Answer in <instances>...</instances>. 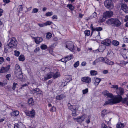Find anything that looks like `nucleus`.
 Wrapping results in <instances>:
<instances>
[{
  "label": "nucleus",
  "mask_w": 128,
  "mask_h": 128,
  "mask_svg": "<svg viewBox=\"0 0 128 128\" xmlns=\"http://www.w3.org/2000/svg\"><path fill=\"white\" fill-rule=\"evenodd\" d=\"M3 2L5 3H8L10 2V0H3Z\"/></svg>",
  "instance_id": "nucleus-62"
},
{
  "label": "nucleus",
  "mask_w": 128,
  "mask_h": 128,
  "mask_svg": "<svg viewBox=\"0 0 128 128\" xmlns=\"http://www.w3.org/2000/svg\"><path fill=\"white\" fill-rule=\"evenodd\" d=\"M24 112L26 116L31 117L32 118H33L36 115V112L34 109L30 111L28 110L25 111Z\"/></svg>",
  "instance_id": "nucleus-8"
},
{
  "label": "nucleus",
  "mask_w": 128,
  "mask_h": 128,
  "mask_svg": "<svg viewBox=\"0 0 128 128\" xmlns=\"http://www.w3.org/2000/svg\"><path fill=\"white\" fill-rule=\"evenodd\" d=\"M38 10L37 8H33L32 11V13H36L38 12Z\"/></svg>",
  "instance_id": "nucleus-47"
},
{
  "label": "nucleus",
  "mask_w": 128,
  "mask_h": 128,
  "mask_svg": "<svg viewBox=\"0 0 128 128\" xmlns=\"http://www.w3.org/2000/svg\"><path fill=\"white\" fill-rule=\"evenodd\" d=\"M3 12V10L1 8H0V16L2 15Z\"/></svg>",
  "instance_id": "nucleus-60"
},
{
  "label": "nucleus",
  "mask_w": 128,
  "mask_h": 128,
  "mask_svg": "<svg viewBox=\"0 0 128 128\" xmlns=\"http://www.w3.org/2000/svg\"><path fill=\"white\" fill-rule=\"evenodd\" d=\"M120 94V96L122 95L124 93V91L123 89L121 88L119 89Z\"/></svg>",
  "instance_id": "nucleus-41"
},
{
  "label": "nucleus",
  "mask_w": 128,
  "mask_h": 128,
  "mask_svg": "<svg viewBox=\"0 0 128 128\" xmlns=\"http://www.w3.org/2000/svg\"><path fill=\"white\" fill-rule=\"evenodd\" d=\"M107 98L109 97L111 98L108 101H106L104 105L107 104H114L118 103L121 101L122 99V97L120 96H114L112 94L109 93L107 96Z\"/></svg>",
  "instance_id": "nucleus-1"
},
{
  "label": "nucleus",
  "mask_w": 128,
  "mask_h": 128,
  "mask_svg": "<svg viewBox=\"0 0 128 128\" xmlns=\"http://www.w3.org/2000/svg\"><path fill=\"white\" fill-rule=\"evenodd\" d=\"M105 61L104 62L105 63L107 64L108 65H112L114 64L113 62H112L108 59L107 58H105Z\"/></svg>",
  "instance_id": "nucleus-23"
},
{
  "label": "nucleus",
  "mask_w": 128,
  "mask_h": 128,
  "mask_svg": "<svg viewBox=\"0 0 128 128\" xmlns=\"http://www.w3.org/2000/svg\"><path fill=\"white\" fill-rule=\"evenodd\" d=\"M112 0L114 2H115L116 0H106L104 2L105 7L108 10H112L114 8V4Z\"/></svg>",
  "instance_id": "nucleus-4"
},
{
  "label": "nucleus",
  "mask_w": 128,
  "mask_h": 128,
  "mask_svg": "<svg viewBox=\"0 0 128 128\" xmlns=\"http://www.w3.org/2000/svg\"><path fill=\"white\" fill-rule=\"evenodd\" d=\"M124 41L125 42L128 43V38L126 37H124Z\"/></svg>",
  "instance_id": "nucleus-54"
},
{
  "label": "nucleus",
  "mask_w": 128,
  "mask_h": 128,
  "mask_svg": "<svg viewBox=\"0 0 128 128\" xmlns=\"http://www.w3.org/2000/svg\"><path fill=\"white\" fill-rule=\"evenodd\" d=\"M32 92L33 93H36L38 94H42V91L38 88H35L32 90Z\"/></svg>",
  "instance_id": "nucleus-20"
},
{
  "label": "nucleus",
  "mask_w": 128,
  "mask_h": 128,
  "mask_svg": "<svg viewBox=\"0 0 128 128\" xmlns=\"http://www.w3.org/2000/svg\"><path fill=\"white\" fill-rule=\"evenodd\" d=\"M90 116H88V119L86 120V122L87 124H88L90 122Z\"/></svg>",
  "instance_id": "nucleus-59"
},
{
  "label": "nucleus",
  "mask_w": 128,
  "mask_h": 128,
  "mask_svg": "<svg viewBox=\"0 0 128 128\" xmlns=\"http://www.w3.org/2000/svg\"><path fill=\"white\" fill-rule=\"evenodd\" d=\"M68 106L69 110L71 111L74 110H78V105H72L70 103H68Z\"/></svg>",
  "instance_id": "nucleus-10"
},
{
  "label": "nucleus",
  "mask_w": 128,
  "mask_h": 128,
  "mask_svg": "<svg viewBox=\"0 0 128 128\" xmlns=\"http://www.w3.org/2000/svg\"><path fill=\"white\" fill-rule=\"evenodd\" d=\"M34 39L35 40V42L37 44H39L43 40V39L42 38L38 37L34 38Z\"/></svg>",
  "instance_id": "nucleus-19"
},
{
  "label": "nucleus",
  "mask_w": 128,
  "mask_h": 128,
  "mask_svg": "<svg viewBox=\"0 0 128 128\" xmlns=\"http://www.w3.org/2000/svg\"><path fill=\"white\" fill-rule=\"evenodd\" d=\"M4 61V58L2 57H0V64H2Z\"/></svg>",
  "instance_id": "nucleus-53"
},
{
  "label": "nucleus",
  "mask_w": 128,
  "mask_h": 128,
  "mask_svg": "<svg viewBox=\"0 0 128 128\" xmlns=\"http://www.w3.org/2000/svg\"><path fill=\"white\" fill-rule=\"evenodd\" d=\"M82 93L83 94H85L88 92V88H86L84 90H82Z\"/></svg>",
  "instance_id": "nucleus-48"
},
{
  "label": "nucleus",
  "mask_w": 128,
  "mask_h": 128,
  "mask_svg": "<svg viewBox=\"0 0 128 128\" xmlns=\"http://www.w3.org/2000/svg\"><path fill=\"white\" fill-rule=\"evenodd\" d=\"M18 59L20 61H23L25 60L24 56L23 54L21 55L18 57Z\"/></svg>",
  "instance_id": "nucleus-31"
},
{
  "label": "nucleus",
  "mask_w": 128,
  "mask_h": 128,
  "mask_svg": "<svg viewBox=\"0 0 128 128\" xmlns=\"http://www.w3.org/2000/svg\"><path fill=\"white\" fill-rule=\"evenodd\" d=\"M66 47L71 51L74 50V44L72 42L68 41L66 42Z\"/></svg>",
  "instance_id": "nucleus-7"
},
{
  "label": "nucleus",
  "mask_w": 128,
  "mask_h": 128,
  "mask_svg": "<svg viewBox=\"0 0 128 128\" xmlns=\"http://www.w3.org/2000/svg\"><path fill=\"white\" fill-rule=\"evenodd\" d=\"M40 50V48H37L34 50V52L36 53L39 51Z\"/></svg>",
  "instance_id": "nucleus-55"
},
{
  "label": "nucleus",
  "mask_w": 128,
  "mask_h": 128,
  "mask_svg": "<svg viewBox=\"0 0 128 128\" xmlns=\"http://www.w3.org/2000/svg\"><path fill=\"white\" fill-rule=\"evenodd\" d=\"M65 97V96L63 94H61L57 96L56 97V98L58 100H61L64 98Z\"/></svg>",
  "instance_id": "nucleus-25"
},
{
  "label": "nucleus",
  "mask_w": 128,
  "mask_h": 128,
  "mask_svg": "<svg viewBox=\"0 0 128 128\" xmlns=\"http://www.w3.org/2000/svg\"><path fill=\"white\" fill-rule=\"evenodd\" d=\"M81 80L86 83L89 84L91 82V78L88 77H84L81 78Z\"/></svg>",
  "instance_id": "nucleus-15"
},
{
  "label": "nucleus",
  "mask_w": 128,
  "mask_h": 128,
  "mask_svg": "<svg viewBox=\"0 0 128 128\" xmlns=\"http://www.w3.org/2000/svg\"><path fill=\"white\" fill-rule=\"evenodd\" d=\"M38 25L39 26H40L41 27H42L44 26H45V25L44 24H44H38Z\"/></svg>",
  "instance_id": "nucleus-61"
},
{
  "label": "nucleus",
  "mask_w": 128,
  "mask_h": 128,
  "mask_svg": "<svg viewBox=\"0 0 128 128\" xmlns=\"http://www.w3.org/2000/svg\"><path fill=\"white\" fill-rule=\"evenodd\" d=\"M54 73L52 72H50L48 73L47 76L44 77V80L46 81L50 79L53 77Z\"/></svg>",
  "instance_id": "nucleus-17"
},
{
  "label": "nucleus",
  "mask_w": 128,
  "mask_h": 128,
  "mask_svg": "<svg viewBox=\"0 0 128 128\" xmlns=\"http://www.w3.org/2000/svg\"><path fill=\"white\" fill-rule=\"evenodd\" d=\"M60 61L63 62H66L67 61L66 60V57L63 58L60 60Z\"/></svg>",
  "instance_id": "nucleus-52"
},
{
  "label": "nucleus",
  "mask_w": 128,
  "mask_h": 128,
  "mask_svg": "<svg viewBox=\"0 0 128 128\" xmlns=\"http://www.w3.org/2000/svg\"><path fill=\"white\" fill-rule=\"evenodd\" d=\"M85 118L86 116L83 115L82 116H79L77 118H74L73 119L74 120H76L77 122H82L84 121Z\"/></svg>",
  "instance_id": "nucleus-11"
},
{
  "label": "nucleus",
  "mask_w": 128,
  "mask_h": 128,
  "mask_svg": "<svg viewBox=\"0 0 128 128\" xmlns=\"http://www.w3.org/2000/svg\"><path fill=\"white\" fill-rule=\"evenodd\" d=\"M56 110V108L55 107L53 106L50 109V111L51 112H54Z\"/></svg>",
  "instance_id": "nucleus-51"
},
{
  "label": "nucleus",
  "mask_w": 128,
  "mask_h": 128,
  "mask_svg": "<svg viewBox=\"0 0 128 128\" xmlns=\"http://www.w3.org/2000/svg\"><path fill=\"white\" fill-rule=\"evenodd\" d=\"M97 14L96 12H94L93 13L92 16L93 18H95L97 16Z\"/></svg>",
  "instance_id": "nucleus-56"
},
{
  "label": "nucleus",
  "mask_w": 128,
  "mask_h": 128,
  "mask_svg": "<svg viewBox=\"0 0 128 128\" xmlns=\"http://www.w3.org/2000/svg\"><path fill=\"white\" fill-rule=\"evenodd\" d=\"M91 30H92L91 34L93 33V32L94 31H96L98 32H99L102 30V28L101 27H96L94 28L92 24H91L90 26Z\"/></svg>",
  "instance_id": "nucleus-12"
},
{
  "label": "nucleus",
  "mask_w": 128,
  "mask_h": 128,
  "mask_svg": "<svg viewBox=\"0 0 128 128\" xmlns=\"http://www.w3.org/2000/svg\"><path fill=\"white\" fill-rule=\"evenodd\" d=\"M79 64V61H77L74 64V66L75 68L78 67Z\"/></svg>",
  "instance_id": "nucleus-49"
},
{
  "label": "nucleus",
  "mask_w": 128,
  "mask_h": 128,
  "mask_svg": "<svg viewBox=\"0 0 128 128\" xmlns=\"http://www.w3.org/2000/svg\"><path fill=\"white\" fill-rule=\"evenodd\" d=\"M28 102L30 106H32L34 105V102L33 100V99L31 98L28 99Z\"/></svg>",
  "instance_id": "nucleus-26"
},
{
  "label": "nucleus",
  "mask_w": 128,
  "mask_h": 128,
  "mask_svg": "<svg viewBox=\"0 0 128 128\" xmlns=\"http://www.w3.org/2000/svg\"><path fill=\"white\" fill-rule=\"evenodd\" d=\"M42 50H45L47 48V46L46 45L42 44L40 46Z\"/></svg>",
  "instance_id": "nucleus-40"
},
{
  "label": "nucleus",
  "mask_w": 128,
  "mask_h": 128,
  "mask_svg": "<svg viewBox=\"0 0 128 128\" xmlns=\"http://www.w3.org/2000/svg\"><path fill=\"white\" fill-rule=\"evenodd\" d=\"M98 62V61L97 59L95 60L92 63V64L93 65H95L96 63H97Z\"/></svg>",
  "instance_id": "nucleus-64"
},
{
  "label": "nucleus",
  "mask_w": 128,
  "mask_h": 128,
  "mask_svg": "<svg viewBox=\"0 0 128 128\" xmlns=\"http://www.w3.org/2000/svg\"><path fill=\"white\" fill-rule=\"evenodd\" d=\"M112 86L111 87L112 88L116 89H117L118 88V86L117 85H112Z\"/></svg>",
  "instance_id": "nucleus-57"
},
{
  "label": "nucleus",
  "mask_w": 128,
  "mask_h": 128,
  "mask_svg": "<svg viewBox=\"0 0 128 128\" xmlns=\"http://www.w3.org/2000/svg\"><path fill=\"white\" fill-rule=\"evenodd\" d=\"M113 15V11L111 10H109L104 12L102 16L105 18H108L112 17Z\"/></svg>",
  "instance_id": "nucleus-6"
},
{
  "label": "nucleus",
  "mask_w": 128,
  "mask_h": 128,
  "mask_svg": "<svg viewBox=\"0 0 128 128\" xmlns=\"http://www.w3.org/2000/svg\"><path fill=\"white\" fill-rule=\"evenodd\" d=\"M101 79L99 78H94L93 82L95 86L98 85L101 81Z\"/></svg>",
  "instance_id": "nucleus-21"
},
{
  "label": "nucleus",
  "mask_w": 128,
  "mask_h": 128,
  "mask_svg": "<svg viewBox=\"0 0 128 128\" xmlns=\"http://www.w3.org/2000/svg\"><path fill=\"white\" fill-rule=\"evenodd\" d=\"M22 5H20L18 6V10L19 12L22 11Z\"/></svg>",
  "instance_id": "nucleus-50"
},
{
  "label": "nucleus",
  "mask_w": 128,
  "mask_h": 128,
  "mask_svg": "<svg viewBox=\"0 0 128 128\" xmlns=\"http://www.w3.org/2000/svg\"><path fill=\"white\" fill-rule=\"evenodd\" d=\"M105 46L104 45H102L100 46L99 48L96 50H98V52H103L105 49Z\"/></svg>",
  "instance_id": "nucleus-22"
},
{
  "label": "nucleus",
  "mask_w": 128,
  "mask_h": 128,
  "mask_svg": "<svg viewBox=\"0 0 128 128\" xmlns=\"http://www.w3.org/2000/svg\"><path fill=\"white\" fill-rule=\"evenodd\" d=\"M106 23L108 25L116 26V27L120 26L121 24V22L117 18H111L108 19Z\"/></svg>",
  "instance_id": "nucleus-2"
},
{
  "label": "nucleus",
  "mask_w": 128,
  "mask_h": 128,
  "mask_svg": "<svg viewBox=\"0 0 128 128\" xmlns=\"http://www.w3.org/2000/svg\"><path fill=\"white\" fill-rule=\"evenodd\" d=\"M53 14V13L52 12H48L45 14V16H50Z\"/></svg>",
  "instance_id": "nucleus-37"
},
{
  "label": "nucleus",
  "mask_w": 128,
  "mask_h": 128,
  "mask_svg": "<svg viewBox=\"0 0 128 128\" xmlns=\"http://www.w3.org/2000/svg\"><path fill=\"white\" fill-rule=\"evenodd\" d=\"M11 75L10 74H8L6 75V78L8 79V80H9V79L8 78H10L11 77Z\"/></svg>",
  "instance_id": "nucleus-58"
},
{
  "label": "nucleus",
  "mask_w": 128,
  "mask_h": 128,
  "mask_svg": "<svg viewBox=\"0 0 128 128\" xmlns=\"http://www.w3.org/2000/svg\"><path fill=\"white\" fill-rule=\"evenodd\" d=\"M73 58V56L72 54L69 55L66 57V60L67 61L72 59Z\"/></svg>",
  "instance_id": "nucleus-29"
},
{
  "label": "nucleus",
  "mask_w": 128,
  "mask_h": 128,
  "mask_svg": "<svg viewBox=\"0 0 128 128\" xmlns=\"http://www.w3.org/2000/svg\"><path fill=\"white\" fill-rule=\"evenodd\" d=\"M84 34L86 36H88L90 34V31L89 30H86L84 31Z\"/></svg>",
  "instance_id": "nucleus-38"
},
{
  "label": "nucleus",
  "mask_w": 128,
  "mask_h": 128,
  "mask_svg": "<svg viewBox=\"0 0 128 128\" xmlns=\"http://www.w3.org/2000/svg\"><path fill=\"white\" fill-rule=\"evenodd\" d=\"M121 101L124 103H126V105L128 106V98H126L121 100Z\"/></svg>",
  "instance_id": "nucleus-27"
},
{
  "label": "nucleus",
  "mask_w": 128,
  "mask_h": 128,
  "mask_svg": "<svg viewBox=\"0 0 128 128\" xmlns=\"http://www.w3.org/2000/svg\"><path fill=\"white\" fill-rule=\"evenodd\" d=\"M52 36V34L50 32H48L47 33L46 37L48 39H50Z\"/></svg>",
  "instance_id": "nucleus-39"
},
{
  "label": "nucleus",
  "mask_w": 128,
  "mask_h": 128,
  "mask_svg": "<svg viewBox=\"0 0 128 128\" xmlns=\"http://www.w3.org/2000/svg\"><path fill=\"white\" fill-rule=\"evenodd\" d=\"M124 126V124L121 122L118 123L116 126L117 128H123Z\"/></svg>",
  "instance_id": "nucleus-28"
},
{
  "label": "nucleus",
  "mask_w": 128,
  "mask_h": 128,
  "mask_svg": "<svg viewBox=\"0 0 128 128\" xmlns=\"http://www.w3.org/2000/svg\"><path fill=\"white\" fill-rule=\"evenodd\" d=\"M66 7L72 11L74 9V7L72 6V4H68Z\"/></svg>",
  "instance_id": "nucleus-30"
},
{
  "label": "nucleus",
  "mask_w": 128,
  "mask_h": 128,
  "mask_svg": "<svg viewBox=\"0 0 128 128\" xmlns=\"http://www.w3.org/2000/svg\"><path fill=\"white\" fill-rule=\"evenodd\" d=\"M18 85V84L17 83H15V82L13 83L12 87V89L13 90H15L16 86Z\"/></svg>",
  "instance_id": "nucleus-46"
},
{
  "label": "nucleus",
  "mask_w": 128,
  "mask_h": 128,
  "mask_svg": "<svg viewBox=\"0 0 128 128\" xmlns=\"http://www.w3.org/2000/svg\"><path fill=\"white\" fill-rule=\"evenodd\" d=\"M52 23V22H51L48 21L44 23V24L45 25V26H46L47 25H50Z\"/></svg>",
  "instance_id": "nucleus-45"
},
{
  "label": "nucleus",
  "mask_w": 128,
  "mask_h": 128,
  "mask_svg": "<svg viewBox=\"0 0 128 128\" xmlns=\"http://www.w3.org/2000/svg\"><path fill=\"white\" fill-rule=\"evenodd\" d=\"M14 55L15 56H18L20 54L19 52L17 51L16 50L14 51Z\"/></svg>",
  "instance_id": "nucleus-43"
},
{
  "label": "nucleus",
  "mask_w": 128,
  "mask_h": 128,
  "mask_svg": "<svg viewBox=\"0 0 128 128\" xmlns=\"http://www.w3.org/2000/svg\"><path fill=\"white\" fill-rule=\"evenodd\" d=\"M112 44L114 46H118L119 44V42L116 40H113L112 42Z\"/></svg>",
  "instance_id": "nucleus-34"
},
{
  "label": "nucleus",
  "mask_w": 128,
  "mask_h": 128,
  "mask_svg": "<svg viewBox=\"0 0 128 128\" xmlns=\"http://www.w3.org/2000/svg\"><path fill=\"white\" fill-rule=\"evenodd\" d=\"M14 128H26V127L22 123L19 122L14 125Z\"/></svg>",
  "instance_id": "nucleus-18"
},
{
  "label": "nucleus",
  "mask_w": 128,
  "mask_h": 128,
  "mask_svg": "<svg viewBox=\"0 0 128 128\" xmlns=\"http://www.w3.org/2000/svg\"><path fill=\"white\" fill-rule=\"evenodd\" d=\"M8 44L13 48L16 47L18 44V42L15 38L12 37L8 40Z\"/></svg>",
  "instance_id": "nucleus-5"
},
{
  "label": "nucleus",
  "mask_w": 128,
  "mask_h": 128,
  "mask_svg": "<svg viewBox=\"0 0 128 128\" xmlns=\"http://www.w3.org/2000/svg\"><path fill=\"white\" fill-rule=\"evenodd\" d=\"M109 92L107 90L104 91L102 92L103 94L105 96H107L108 95V94H109Z\"/></svg>",
  "instance_id": "nucleus-42"
},
{
  "label": "nucleus",
  "mask_w": 128,
  "mask_h": 128,
  "mask_svg": "<svg viewBox=\"0 0 128 128\" xmlns=\"http://www.w3.org/2000/svg\"><path fill=\"white\" fill-rule=\"evenodd\" d=\"M10 67V65H8L6 67H2L0 70V73H3L6 72L9 70Z\"/></svg>",
  "instance_id": "nucleus-13"
},
{
  "label": "nucleus",
  "mask_w": 128,
  "mask_h": 128,
  "mask_svg": "<svg viewBox=\"0 0 128 128\" xmlns=\"http://www.w3.org/2000/svg\"><path fill=\"white\" fill-rule=\"evenodd\" d=\"M19 114V112L17 110H14L11 113V115L12 116H18Z\"/></svg>",
  "instance_id": "nucleus-24"
},
{
  "label": "nucleus",
  "mask_w": 128,
  "mask_h": 128,
  "mask_svg": "<svg viewBox=\"0 0 128 128\" xmlns=\"http://www.w3.org/2000/svg\"><path fill=\"white\" fill-rule=\"evenodd\" d=\"M78 110H74L72 111V115L73 116H75L76 115V111Z\"/></svg>",
  "instance_id": "nucleus-44"
},
{
  "label": "nucleus",
  "mask_w": 128,
  "mask_h": 128,
  "mask_svg": "<svg viewBox=\"0 0 128 128\" xmlns=\"http://www.w3.org/2000/svg\"><path fill=\"white\" fill-rule=\"evenodd\" d=\"M98 62H103L105 60V58H104L102 57H100L97 59Z\"/></svg>",
  "instance_id": "nucleus-33"
},
{
  "label": "nucleus",
  "mask_w": 128,
  "mask_h": 128,
  "mask_svg": "<svg viewBox=\"0 0 128 128\" xmlns=\"http://www.w3.org/2000/svg\"><path fill=\"white\" fill-rule=\"evenodd\" d=\"M15 75L18 78H22V72L20 66L16 64L15 66Z\"/></svg>",
  "instance_id": "nucleus-3"
},
{
  "label": "nucleus",
  "mask_w": 128,
  "mask_h": 128,
  "mask_svg": "<svg viewBox=\"0 0 128 128\" xmlns=\"http://www.w3.org/2000/svg\"><path fill=\"white\" fill-rule=\"evenodd\" d=\"M108 113V112H107V110H102L101 112V116L103 117L106 114Z\"/></svg>",
  "instance_id": "nucleus-36"
},
{
  "label": "nucleus",
  "mask_w": 128,
  "mask_h": 128,
  "mask_svg": "<svg viewBox=\"0 0 128 128\" xmlns=\"http://www.w3.org/2000/svg\"><path fill=\"white\" fill-rule=\"evenodd\" d=\"M101 43L103 44L104 45L106 46H110L111 44V41L109 39L104 40Z\"/></svg>",
  "instance_id": "nucleus-14"
},
{
  "label": "nucleus",
  "mask_w": 128,
  "mask_h": 128,
  "mask_svg": "<svg viewBox=\"0 0 128 128\" xmlns=\"http://www.w3.org/2000/svg\"><path fill=\"white\" fill-rule=\"evenodd\" d=\"M128 21V16H125L124 19V21L126 22Z\"/></svg>",
  "instance_id": "nucleus-63"
},
{
  "label": "nucleus",
  "mask_w": 128,
  "mask_h": 128,
  "mask_svg": "<svg viewBox=\"0 0 128 128\" xmlns=\"http://www.w3.org/2000/svg\"><path fill=\"white\" fill-rule=\"evenodd\" d=\"M121 8L125 13H128V7L126 4H122L121 5Z\"/></svg>",
  "instance_id": "nucleus-16"
},
{
  "label": "nucleus",
  "mask_w": 128,
  "mask_h": 128,
  "mask_svg": "<svg viewBox=\"0 0 128 128\" xmlns=\"http://www.w3.org/2000/svg\"><path fill=\"white\" fill-rule=\"evenodd\" d=\"M13 48L8 44L4 46V51L5 53L10 52L12 50Z\"/></svg>",
  "instance_id": "nucleus-9"
},
{
  "label": "nucleus",
  "mask_w": 128,
  "mask_h": 128,
  "mask_svg": "<svg viewBox=\"0 0 128 128\" xmlns=\"http://www.w3.org/2000/svg\"><path fill=\"white\" fill-rule=\"evenodd\" d=\"M90 73L92 76H95L97 74V72L94 70H91L90 72Z\"/></svg>",
  "instance_id": "nucleus-35"
},
{
  "label": "nucleus",
  "mask_w": 128,
  "mask_h": 128,
  "mask_svg": "<svg viewBox=\"0 0 128 128\" xmlns=\"http://www.w3.org/2000/svg\"><path fill=\"white\" fill-rule=\"evenodd\" d=\"M60 76V74L59 72H56L55 73H54L53 75V77L54 79H55Z\"/></svg>",
  "instance_id": "nucleus-32"
}]
</instances>
